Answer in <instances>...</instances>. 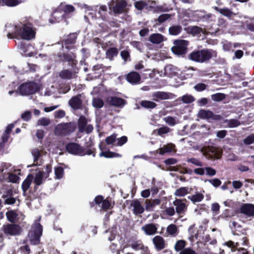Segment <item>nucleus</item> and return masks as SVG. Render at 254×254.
I'll return each mask as SVG.
<instances>
[{"instance_id": "nucleus-19", "label": "nucleus", "mask_w": 254, "mask_h": 254, "mask_svg": "<svg viewBox=\"0 0 254 254\" xmlns=\"http://www.w3.org/2000/svg\"><path fill=\"white\" fill-rule=\"evenodd\" d=\"M170 94L163 91H157L152 93V100L158 102L160 100H167L170 98Z\"/></svg>"}, {"instance_id": "nucleus-44", "label": "nucleus", "mask_w": 254, "mask_h": 254, "mask_svg": "<svg viewBox=\"0 0 254 254\" xmlns=\"http://www.w3.org/2000/svg\"><path fill=\"white\" fill-rule=\"evenodd\" d=\"M227 125L231 128L236 127L240 125V122L236 119H231L226 121Z\"/></svg>"}, {"instance_id": "nucleus-63", "label": "nucleus", "mask_w": 254, "mask_h": 254, "mask_svg": "<svg viewBox=\"0 0 254 254\" xmlns=\"http://www.w3.org/2000/svg\"><path fill=\"white\" fill-rule=\"evenodd\" d=\"M244 141L246 144H251L254 142V135L251 134L249 135L245 139Z\"/></svg>"}, {"instance_id": "nucleus-39", "label": "nucleus", "mask_w": 254, "mask_h": 254, "mask_svg": "<svg viewBox=\"0 0 254 254\" xmlns=\"http://www.w3.org/2000/svg\"><path fill=\"white\" fill-rule=\"evenodd\" d=\"M74 74H73L70 71H68V70H64L63 71H61L59 73V76L61 78L63 79H70L74 76Z\"/></svg>"}, {"instance_id": "nucleus-41", "label": "nucleus", "mask_w": 254, "mask_h": 254, "mask_svg": "<svg viewBox=\"0 0 254 254\" xmlns=\"http://www.w3.org/2000/svg\"><path fill=\"white\" fill-rule=\"evenodd\" d=\"M163 120L170 126H174L178 122L176 118L170 116L164 118Z\"/></svg>"}, {"instance_id": "nucleus-57", "label": "nucleus", "mask_w": 254, "mask_h": 254, "mask_svg": "<svg viewBox=\"0 0 254 254\" xmlns=\"http://www.w3.org/2000/svg\"><path fill=\"white\" fill-rule=\"evenodd\" d=\"M131 44L133 47L137 49L140 52H143V45L142 43L137 41H133L131 43Z\"/></svg>"}, {"instance_id": "nucleus-22", "label": "nucleus", "mask_w": 254, "mask_h": 254, "mask_svg": "<svg viewBox=\"0 0 254 254\" xmlns=\"http://www.w3.org/2000/svg\"><path fill=\"white\" fill-rule=\"evenodd\" d=\"M127 80L131 84H138L140 80V76L136 72H130L127 75Z\"/></svg>"}, {"instance_id": "nucleus-9", "label": "nucleus", "mask_w": 254, "mask_h": 254, "mask_svg": "<svg viewBox=\"0 0 254 254\" xmlns=\"http://www.w3.org/2000/svg\"><path fill=\"white\" fill-rule=\"evenodd\" d=\"M239 212L246 218L254 217V204L252 203H243L239 209Z\"/></svg>"}, {"instance_id": "nucleus-43", "label": "nucleus", "mask_w": 254, "mask_h": 254, "mask_svg": "<svg viewBox=\"0 0 254 254\" xmlns=\"http://www.w3.org/2000/svg\"><path fill=\"white\" fill-rule=\"evenodd\" d=\"M177 231V227L175 224H170L167 228V232L170 235H176Z\"/></svg>"}, {"instance_id": "nucleus-52", "label": "nucleus", "mask_w": 254, "mask_h": 254, "mask_svg": "<svg viewBox=\"0 0 254 254\" xmlns=\"http://www.w3.org/2000/svg\"><path fill=\"white\" fill-rule=\"evenodd\" d=\"M107 12V7L105 5H102L100 7L98 13L100 15L102 19L104 20H107L105 14Z\"/></svg>"}, {"instance_id": "nucleus-26", "label": "nucleus", "mask_w": 254, "mask_h": 254, "mask_svg": "<svg viewBox=\"0 0 254 254\" xmlns=\"http://www.w3.org/2000/svg\"><path fill=\"white\" fill-rule=\"evenodd\" d=\"M130 205L133 207V210L135 214H141L144 211V208L141 206L140 202L138 200H133L131 201Z\"/></svg>"}, {"instance_id": "nucleus-59", "label": "nucleus", "mask_w": 254, "mask_h": 254, "mask_svg": "<svg viewBox=\"0 0 254 254\" xmlns=\"http://www.w3.org/2000/svg\"><path fill=\"white\" fill-rule=\"evenodd\" d=\"M206 181H208L209 183H210L213 186H214L215 188L219 187L221 184V181L219 179L217 178L205 181V182Z\"/></svg>"}, {"instance_id": "nucleus-27", "label": "nucleus", "mask_w": 254, "mask_h": 254, "mask_svg": "<svg viewBox=\"0 0 254 254\" xmlns=\"http://www.w3.org/2000/svg\"><path fill=\"white\" fill-rule=\"evenodd\" d=\"M80 95L76 96L69 100L68 104L72 108L78 109L80 107L81 105V101L80 99Z\"/></svg>"}, {"instance_id": "nucleus-55", "label": "nucleus", "mask_w": 254, "mask_h": 254, "mask_svg": "<svg viewBox=\"0 0 254 254\" xmlns=\"http://www.w3.org/2000/svg\"><path fill=\"white\" fill-rule=\"evenodd\" d=\"M86 120L84 117H81L78 121V128L80 131L87 125Z\"/></svg>"}, {"instance_id": "nucleus-32", "label": "nucleus", "mask_w": 254, "mask_h": 254, "mask_svg": "<svg viewBox=\"0 0 254 254\" xmlns=\"http://www.w3.org/2000/svg\"><path fill=\"white\" fill-rule=\"evenodd\" d=\"M215 8L220 13L228 17H230L232 15L236 14L228 8H219L215 7Z\"/></svg>"}, {"instance_id": "nucleus-37", "label": "nucleus", "mask_w": 254, "mask_h": 254, "mask_svg": "<svg viewBox=\"0 0 254 254\" xmlns=\"http://www.w3.org/2000/svg\"><path fill=\"white\" fill-rule=\"evenodd\" d=\"M25 0H4L5 4L8 6H15L24 2Z\"/></svg>"}, {"instance_id": "nucleus-25", "label": "nucleus", "mask_w": 254, "mask_h": 254, "mask_svg": "<svg viewBox=\"0 0 254 254\" xmlns=\"http://www.w3.org/2000/svg\"><path fill=\"white\" fill-rule=\"evenodd\" d=\"M65 16L64 14L63 10L62 8H58L54 11L52 13V22H59L61 21Z\"/></svg>"}, {"instance_id": "nucleus-4", "label": "nucleus", "mask_w": 254, "mask_h": 254, "mask_svg": "<svg viewBox=\"0 0 254 254\" xmlns=\"http://www.w3.org/2000/svg\"><path fill=\"white\" fill-rule=\"evenodd\" d=\"M52 167L51 165H47L44 170L38 171L33 177V183L35 186H39L43 184L45 180L49 177L52 172Z\"/></svg>"}, {"instance_id": "nucleus-17", "label": "nucleus", "mask_w": 254, "mask_h": 254, "mask_svg": "<svg viewBox=\"0 0 254 254\" xmlns=\"http://www.w3.org/2000/svg\"><path fill=\"white\" fill-rule=\"evenodd\" d=\"M225 245L229 248H231V251L234 252L236 249L238 250L237 254H249L246 249L244 248L240 249L239 247L240 244L239 242L234 243L232 241H228L225 243Z\"/></svg>"}, {"instance_id": "nucleus-47", "label": "nucleus", "mask_w": 254, "mask_h": 254, "mask_svg": "<svg viewBox=\"0 0 254 254\" xmlns=\"http://www.w3.org/2000/svg\"><path fill=\"white\" fill-rule=\"evenodd\" d=\"M74 7L71 5H65L62 9L63 10L64 15H68L74 10Z\"/></svg>"}, {"instance_id": "nucleus-31", "label": "nucleus", "mask_w": 254, "mask_h": 254, "mask_svg": "<svg viewBox=\"0 0 254 254\" xmlns=\"http://www.w3.org/2000/svg\"><path fill=\"white\" fill-rule=\"evenodd\" d=\"M33 180V176L32 175L27 176L22 184V189L24 192H25L28 190Z\"/></svg>"}, {"instance_id": "nucleus-61", "label": "nucleus", "mask_w": 254, "mask_h": 254, "mask_svg": "<svg viewBox=\"0 0 254 254\" xmlns=\"http://www.w3.org/2000/svg\"><path fill=\"white\" fill-rule=\"evenodd\" d=\"M75 57L74 55H64L63 60L67 61L69 62H72L73 64H75L74 62Z\"/></svg>"}, {"instance_id": "nucleus-28", "label": "nucleus", "mask_w": 254, "mask_h": 254, "mask_svg": "<svg viewBox=\"0 0 254 254\" xmlns=\"http://www.w3.org/2000/svg\"><path fill=\"white\" fill-rule=\"evenodd\" d=\"M164 38L161 34L155 33L149 36L148 40L153 44H158L163 42L165 40Z\"/></svg>"}, {"instance_id": "nucleus-33", "label": "nucleus", "mask_w": 254, "mask_h": 254, "mask_svg": "<svg viewBox=\"0 0 254 254\" xmlns=\"http://www.w3.org/2000/svg\"><path fill=\"white\" fill-rule=\"evenodd\" d=\"M82 8L85 9V19H88L89 17L93 18L94 12L90 6L86 4H83Z\"/></svg>"}, {"instance_id": "nucleus-14", "label": "nucleus", "mask_w": 254, "mask_h": 254, "mask_svg": "<svg viewBox=\"0 0 254 254\" xmlns=\"http://www.w3.org/2000/svg\"><path fill=\"white\" fill-rule=\"evenodd\" d=\"M186 199H181L176 198L173 202V204L175 206V211L178 215L183 214L187 210L188 206L184 202Z\"/></svg>"}, {"instance_id": "nucleus-54", "label": "nucleus", "mask_w": 254, "mask_h": 254, "mask_svg": "<svg viewBox=\"0 0 254 254\" xmlns=\"http://www.w3.org/2000/svg\"><path fill=\"white\" fill-rule=\"evenodd\" d=\"M6 215L8 221L11 222H14L16 218V214L15 212L13 211H8Z\"/></svg>"}, {"instance_id": "nucleus-51", "label": "nucleus", "mask_w": 254, "mask_h": 254, "mask_svg": "<svg viewBox=\"0 0 254 254\" xmlns=\"http://www.w3.org/2000/svg\"><path fill=\"white\" fill-rule=\"evenodd\" d=\"M50 124V120L48 118H42L37 122L38 126H46Z\"/></svg>"}, {"instance_id": "nucleus-58", "label": "nucleus", "mask_w": 254, "mask_h": 254, "mask_svg": "<svg viewBox=\"0 0 254 254\" xmlns=\"http://www.w3.org/2000/svg\"><path fill=\"white\" fill-rule=\"evenodd\" d=\"M127 141V138L126 136H123L121 137L118 138L117 139V142L115 145L117 146H122L126 143Z\"/></svg>"}, {"instance_id": "nucleus-23", "label": "nucleus", "mask_w": 254, "mask_h": 254, "mask_svg": "<svg viewBox=\"0 0 254 254\" xmlns=\"http://www.w3.org/2000/svg\"><path fill=\"white\" fill-rule=\"evenodd\" d=\"M153 243L158 250H161L165 247V243L164 239L160 236H156L153 239Z\"/></svg>"}, {"instance_id": "nucleus-49", "label": "nucleus", "mask_w": 254, "mask_h": 254, "mask_svg": "<svg viewBox=\"0 0 254 254\" xmlns=\"http://www.w3.org/2000/svg\"><path fill=\"white\" fill-rule=\"evenodd\" d=\"M93 106L97 108H100L103 106V101L99 98H94L92 101Z\"/></svg>"}, {"instance_id": "nucleus-46", "label": "nucleus", "mask_w": 254, "mask_h": 254, "mask_svg": "<svg viewBox=\"0 0 254 254\" xmlns=\"http://www.w3.org/2000/svg\"><path fill=\"white\" fill-rule=\"evenodd\" d=\"M188 30L190 33L193 35L199 34L201 32L203 33L202 29L201 28L196 26H194L188 28Z\"/></svg>"}, {"instance_id": "nucleus-45", "label": "nucleus", "mask_w": 254, "mask_h": 254, "mask_svg": "<svg viewBox=\"0 0 254 254\" xmlns=\"http://www.w3.org/2000/svg\"><path fill=\"white\" fill-rule=\"evenodd\" d=\"M141 105L145 108L153 109L156 106V104L152 101H143L141 103Z\"/></svg>"}, {"instance_id": "nucleus-12", "label": "nucleus", "mask_w": 254, "mask_h": 254, "mask_svg": "<svg viewBox=\"0 0 254 254\" xmlns=\"http://www.w3.org/2000/svg\"><path fill=\"white\" fill-rule=\"evenodd\" d=\"M2 229L6 235L10 236L18 235L21 231V228L19 225L13 224L4 225Z\"/></svg>"}, {"instance_id": "nucleus-24", "label": "nucleus", "mask_w": 254, "mask_h": 254, "mask_svg": "<svg viewBox=\"0 0 254 254\" xmlns=\"http://www.w3.org/2000/svg\"><path fill=\"white\" fill-rule=\"evenodd\" d=\"M99 147L101 150L99 154L100 157H104L105 158H114V157H121L122 155L119 153L113 152L110 151H103V145H99Z\"/></svg>"}, {"instance_id": "nucleus-8", "label": "nucleus", "mask_w": 254, "mask_h": 254, "mask_svg": "<svg viewBox=\"0 0 254 254\" xmlns=\"http://www.w3.org/2000/svg\"><path fill=\"white\" fill-rule=\"evenodd\" d=\"M200 151L207 158L213 159L219 157L217 149L213 146H203L200 148Z\"/></svg>"}, {"instance_id": "nucleus-2", "label": "nucleus", "mask_w": 254, "mask_h": 254, "mask_svg": "<svg viewBox=\"0 0 254 254\" xmlns=\"http://www.w3.org/2000/svg\"><path fill=\"white\" fill-rule=\"evenodd\" d=\"M216 56V53L215 51L212 50H203L192 52L190 54L189 58L196 62L204 63Z\"/></svg>"}, {"instance_id": "nucleus-10", "label": "nucleus", "mask_w": 254, "mask_h": 254, "mask_svg": "<svg viewBox=\"0 0 254 254\" xmlns=\"http://www.w3.org/2000/svg\"><path fill=\"white\" fill-rule=\"evenodd\" d=\"M70 124H61L57 125L55 129V133L57 135H64L73 131Z\"/></svg>"}, {"instance_id": "nucleus-3", "label": "nucleus", "mask_w": 254, "mask_h": 254, "mask_svg": "<svg viewBox=\"0 0 254 254\" xmlns=\"http://www.w3.org/2000/svg\"><path fill=\"white\" fill-rule=\"evenodd\" d=\"M43 228L38 222L33 224L28 234V238L32 245H37L40 242V238L42 234Z\"/></svg>"}, {"instance_id": "nucleus-42", "label": "nucleus", "mask_w": 254, "mask_h": 254, "mask_svg": "<svg viewBox=\"0 0 254 254\" xmlns=\"http://www.w3.org/2000/svg\"><path fill=\"white\" fill-rule=\"evenodd\" d=\"M186 246V242L184 240H179L177 242L175 245V250L177 252L182 251L184 249Z\"/></svg>"}, {"instance_id": "nucleus-64", "label": "nucleus", "mask_w": 254, "mask_h": 254, "mask_svg": "<svg viewBox=\"0 0 254 254\" xmlns=\"http://www.w3.org/2000/svg\"><path fill=\"white\" fill-rule=\"evenodd\" d=\"M179 254H197L190 248H186L181 251Z\"/></svg>"}, {"instance_id": "nucleus-34", "label": "nucleus", "mask_w": 254, "mask_h": 254, "mask_svg": "<svg viewBox=\"0 0 254 254\" xmlns=\"http://www.w3.org/2000/svg\"><path fill=\"white\" fill-rule=\"evenodd\" d=\"M189 193V188L187 187H181L177 189L174 193V195L178 197H183Z\"/></svg>"}, {"instance_id": "nucleus-5", "label": "nucleus", "mask_w": 254, "mask_h": 254, "mask_svg": "<svg viewBox=\"0 0 254 254\" xmlns=\"http://www.w3.org/2000/svg\"><path fill=\"white\" fill-rule=\"evenodd\" d=\"M38 89V85L34 82L24 83L19 87V93L22 96L33 94L37 91Z\"/></svg>"}, {"instance_id": "nucleus-6", "label": "nucleus", "mask_w": 254, "mask_h": 254, "mask_svg": "<svg viewBox=\"0 0 254 254\" xmlns=\"http://www.w3.org/2000/svg\"><path fill=\"white\" fill-rule=\"evenodd\" d=\"M188 42L186 40L175 41L174 46L172 48V51L178 56H183L187 53Z\"/></svg>"}, {"instance_id": "nucleus-1", "label": "nucleus", "mask_w": 254, "mask_h": 254, "mask_svg": "<svg viewBox=\"0 0 254 254\" xmlns=\"http://www.w3.org/2000/svg\"><path fill=\"white\" fill-rule=\"evenodd\" d=\"M14 34L22 39L30 40L34 38L35 32L30 24H21L14 27Z\"/></svg>"}, {"instance_id": "nucleus-20", "label": "nucleus", "mask_w": 254, "mask_h": 254, "mask_svg": "<svg viewBox=\"0 0 254 254\" xmlns=\"http://www.w3.org/2000/svg\"><path fill=\"white\" fill-rule=\"evenodd\" d=\"M157 151L159 152V154L162 155L166 153L176 152L175 145L173 143H168L167 145H165L162 147L159 148Z\"/></svg>"}, {"instance_id": "nucleus-60", "label": "nucleus", "mask_w": 254, "mask_h": 254, "mask_svg": "<svg viewBox=\"0 0 254 254\" xmlns=\"http://www.w3.org/2000/svg\"><path fill=\"white\" fill-rule=\"evenodd\" d=\"M170 129L167 127H163L157 129V133L159 135H163L164 134L168 133Z\"/></svg>"}, {"instance_id": "nucleus-35", "label": "nucleus", "mask_w": 254, "mask_h": 254, "mask_svg": "<svg viewBox=\"0 0 254 254\" xmlns=\"http://www.w3.org/2000/svg\"><path fill=\"white\" fill-rule=\"evenodd\" d=\"M118 54V51L117 48H111L108 49L106 53V57L110 60H112L113 58L117 56Z\"/></svg>"}, {"instance_id": "nucleus-36", "label": "nucleus", "mask_w": 254, "mask_h": 254, "mask_svg": "<svg viewBox=\"0 0 254 254\" xmlns=\"http://www.w3.org/2000/svg\"><path fill=\"white\" fill-rule=\"evenodd\" d=\"M13 127L14 125L13 124H9L7 126L4 131V134L2 137V139L3 142H6L7 141V139L9 137V134H10Z\"/></svg>"}, {"instance_id": "nucleus-16", "label": "nucleus", "mask_w": 254, "mask_h": 254, "mask_svg": "<svg viewBox=\"0 0 254 254\" xmlns=\"http://www.w3.org/2000/svg\"><path fill=\"white\" fill-rule=\"evenodd\" d=\"M158 229V225L153 223L147 224L142 226L141 230L148 236L155 235Z\"/></svg>"}, {"instance_id": "nucleus-62", "label": "nucleus", "mask_w": 254, "mask_h": 254, "mask_svg": "<svg viewBox=\"0 0 254 254\" xmlns=\"http://www.w3.org/2000/svg\"><path fill=\"white\" fill-rule=\"evenodd\" d=\"M170 17H171L170 14H167V13L163 14L158 17V18L157 19V21L159 23H162V22H165L168 19H169L170 18Z\"/></svg>"}, {"instance_id": "nucleus-48", "label": "nucleus", "mask_w": 254, "mask_h": 254, "mask_svg": "<svg viewBox=\"0 0 254 254\" xmlns=\"http://www.w3.org/2000/svg\"><path fill=\"white\" fill-rule=\"evenodd\" d=\"M225 97V94L223 93H216L211 95V99L215 101H221Z\"/></svg>"}, {"instance_id": "nucleus-50", "label": "nucleus", "mask_w": 254, "mask_h": 254, "mask_svg": "<svg viewBox=\"0 0 254 254\" xmlns=\"http://www.w3.org/2000/svg\"><path fill=\"white\" fill-rule=\"evenodd\" d=\"M187 161L196 166L202 167L203 166L202 163L199 160L195 158H188L187 159Z\"/></svg>"}, {"instance_id": "nucleus-7", "label": "nucleus", "mask_w": 254, "mask_h": 254, "mask_svg": "<svg viewBox=\"0 0 254 254\" xmlns=\"http://www.w3.org/2000/svg\"><path fill=\"white\" fill-rule=\"evenodd\" d=\"M127 3L123 0H116L112 1L109 4V7L111 10L116 14H119L124 12Z\"/></svg>"}, {"instance_id": "nucleus-38", "label": "nucleus", "mask_w": 254, "mask_h": 254, "mask_svg": "<svg viewBox=\"0 0 254 254\" xmlns=\"http://www.w3.org/2000/svg\"><path fill=\"white\" fill-rule=\"evenodd\" d=\"M55 178L57 179H60L64 177V170L61 166H57L55 167Z\"/></svg>"}, {"instance_id": "nucleus-29", "label": "nucleus", "mask_w": 254, "mask_h": 254, "mask_svg": "<svg viewBox=\"0 0 254 254\" xmlns=\"http://www.w3.org/2000/svg\"><path fill=\"white\" fill-rule=\"evenodd\" d=\"M109 102L113 106L119 107H123L125 104V101L123 99L117 97H111Z\"/></svg>"}, {"instance_id": "nucleus-13", "label": "nucleus", "mask_w": 254, "mask_h": 254, "mask_svg": "<svg viewBox=\"0 0 254 254\" xmlns=\"http://www.w3.org/2000/svg\"><path fill=\"white\" fill-rule=\"evenodd\" d=\"M32 155L33 157L34 164L32 166L40 165L42 164V156L45 154L42 147L35 148L31 151Z\"/></svg>"}, {"instance_id": "nucleus-53", "label": "nucleus", "mask_w": 254, "mask_h": 254, "mask_svg": "<svg viewBox=\"0 0 254 254\" xmlns=\"http://www.w3.org/2000/svg\"><path fill=\"white\" fill-rule=\"evenodd\" d=\"M175 210L173 207H169L165 208L163 214L169 216H173L175 214Z\"/></svg>"}, {"instance_id": "nucleus-15", "label": "nucleus", "mask_w": 254, "mask_h": 254, "mask_svg": "<svg viewBox=\"0 0 254 254\" xmlns=\"http://www.w3.org/2000/svg\"><path fill=\"white\" fill-rule=\"evenodd\" d=\"M178 69L177 67L169 64L166 65L163 70L158 71V73L161 77L167 76L169 77L175 76L178 72Z\"/></svg>"}, {"instance_id": "nucleus-30", "label": "nucleus", "mask_w": 254, "mask_h": 254, "mask_svg": "<svg viewBox=\"0 0 254 254\" xmlns=\"http://www.w3.org/2000/svg\"><path fill=\"white\" fill-rule=\"evenodd\" d=\"M188 198L192 202L195 203L201 201L204 198V195L201 192H196L194 194L189 196Z\"/></svg>"}, {"instance_id": "nucleus-56", "label": "nucleus", "mask_w": 254, "mask_h": 254, "mask_svg": "<svg viewBox=\"0 0 254 254\" xmlns=\"http://www.w3.org/2000/svg\"><path fill=\"white\" fill-rule=\"evenodd\" d=\"M182 100L184 103L189 104L192 102L194 99L191 95H185L182 97Z\"/></svg>"}, {"instance_id": "nucleus-18", "label": "nucleus", "mask_w": 254, "mask_h": 254, "mask_svg": "<svg viewBox=\"0 0 254 254\" xmlns=\"http://www.w3.org/2000/svg\"><path fill=\"white\" fill-rule=\"evenodd\" d=\"M161 200L158 198L154 199H146L145 202V209L148 211H153L155 207L159 205Z\"/></svg>"}, {"instance_id": "nucleus-21", "label": "nucleus", "mask_w": 254, "mask_h": 254, "mask_svg": "<svg viewBox=\"0 0 254 254\" xmlns=\"http://www.w3.org/2000/svg\"><path fill=\"white\" fill-rule=\"evenodd\" d=\"M197 117L203 120L215 119L214 115L212 112L204 109H201L197 113Z\"/></svg>"}, {"instance_id": "nucleus-40", "label": "nucleus", "mask_w": 254, "mask_h": 254, "mask_svg": "<svg viewBox=\"0 0 254 254\" xmlns=\"http://www.w3.org/2000/svg\"><path fill=\"white\" fill-rule=\"evenodd\" d=\"M182 31V27L180 26L174 25L170 27L169 29V33L172 35H177Z\"/></svg>"}, {"instance_id": "nucleus-11", "label": "nucleus", "mask_w": 254, "mask_h": 254, "mask_svg": "<svg viewBox=\"0 0 254 254\" xmlns=\"http://www.w3.org/2000/svg\"><path fill=\"white\" fill-rule=\"evenodd\" d=\"M66 149L69 153L73 155L83 156L85 152L83 148L75 143H70L66 145Z\"/></svg>"}]
</instances>
